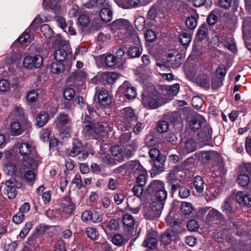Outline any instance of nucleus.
<instances>
[{
	"instance_id": "f257e3e1",
	"label": "nucleus",
	"mask_w": 251,
	"mask_h": 251,
	"mask_svg": "<svg viewBox=\"0 0 251 251\" xmlns=\"http://www.w3.org/2000/svg\"><path fill=\"white\" fill-rule=\"evenodd\" d=\"M18 148L19 152L23 156L24 164L33 169H37L41 163V158L34 148L27 142L22 143Z\"/></svg>"
},
{
	"instance_id": "f03ea898",
	"label": "nucleus",
	"mask_w": 251,
	"mask_h": 251,
	"mask_svg": "<svg viewBox=\"0 0 251 251\" xmlns=\"http://www.w3.org/2000/svg\"><path fill=\"white\" fill-rule=\"evenodd\" d=\"M158 93L154 91L151 93L146 92L143 94L142 102L144 106L148 109H156L160 105L158 101Z\"/></svg>"
},
{
	"instance_id": "7ed1b4c3",
	"label": "nucleus",
	"mask_w": 251,
	"mask_h": 251,
	"mask_svg": "<svg viewBox=\"0 0 251 251\" xmlns=\"http://www.w3.org/2000/svg\"><path fill=\"white\" fill-rule=\"evenodd\" d=\"M197 150L195 140L193 138L183 139L179 143L178 151L183 154L192 153Z\"/></svg>"
},
{
	"instance_id": "20e7f679",
	"label": "nucleus",
	"mask_w": 251,
	"mask_h": 251,
	"mask_svg": "<svg viewBox=\"0 0 251 251\" xmlns=\"http://www.w3.org/2000/svg\"><path fill=\"white\" fill-rule=\"evenodd\" d=\"M163 205L162 203L153 202L151 208L146 209L144 211V216L146 219L155 220L161 215Z\"/></svg>"
},
{
	"instance_id": "39448f33",
	"label": "nucleus",
	"mask_w": 251,
	"mask_h": 251,
	"mask_svg": "<svg viewBox=\"0 0 251 251\" xmlns=\"http://www.w3.org/2000/svg\"><path fill=\"white\" fill-rule=\"evenodd\" d=\"M122 114L125 120L123 125L125 128V130L132 128L137 121V117L133 109L129 107H126L123 110Z\"/></svg>"
},
{
	"instance_id": "423d86ee",
	"label": "nucleus",
	"mask_w": 251,
	"mask_h": 251,
	"mask_svg": "<svg viewBox=\"0 0 251 251\" xmlns=\"http://www.w3.org/2000/svg\"><path fill=\"white\" fill-rule=\"evenodd\" d=\"M43 58L41 55L34 56L27 55L25 56L23 60V66L28 69L33 68H39L42 65Z\"/></svg>"
},
{
	"instance_id": "0eeeda50",
	"label": "nucleus",
	"mask_w": 251,
	"mask_h": 251,
	"mask_svg": "<svg viewBox=\"0 0 251 251\" xmlns=\"http://www.w3.org/2000/svg\"><path fill=\"white\" fill-rule=\"evenodd\" d=\"M198 158L204 163H207L211 160L218 161L220 155L216 151H201L198 152Z\"/></svg>"
},
{
	"instance_id": "6e6552de",
	"label": "nucleus",
	"mask_w": 251,
	"mask_h": 251,
	"mask_svg": "<svg viewBox=\"0 0 251 251\" xmlns=\"http://www.w3.org/2000/svg\"><path fill=\"white\" fill-rule=\"evenodd\" d=\"M211 128L208 125H204L198 134L199 142L202 145L209 144L211 141Z\"/></svg>"
},
{
	"instance_id": "1a4fd4ad",
	"label": "nucleus",
	"mask_w": 251,
	"mask_h": 251,
	"mask_svg": "<svg viewBox=\"0 0 251 251\" xmlns=\"http://www.w3.org/2000/svg\"><path fill=\"white\" fill-rule=\"evenodd\" d=\"M124 168L127 169L130 173L134 175H138L139 173L144 172V168L141 165L138 160H132L128 161L124 165L119 168L120 171L123 170Z\"/></svg>"
},
{
	"instance_id": "9d476101",
	"label": "nucleus",
	"mask_w": 251,
	"mask_h": 251,
	"mask_svg": "<svg viewBox=\"0 0 251 251\" xmlns=\"http://www.w3.org/2000/svg\"><path fill=\"white\" fill-rule=\"evenodd\" d=\"M16 183L17 181L13 177H11L5 182L6 187L3 189V193L10 199H13L17 196V193L15 188Z\"/></svg>"
},
{
	"instance_id": "9b49d317",
	"label": "nucleus",
	"mask_w": 251,
	"mask_h": 251,
	"mask_svg": "<svg viewBox=\"0 0 251 251\" xmlns=\"http://www.w3.org/2000/svg\"><path fill=\"white\" fill-rule=\"evenodd\" d=\"M120 91L123 93L127 99L131 100L136 97V89L131 83L126 81L120 86Z\"/></svg>"
},
{
	"instance_id": "f8f14e48",
	"label": "nucleus",
	"mask_w": 251,
	"mask_h": 251,
	"mask_svg": "<svg viewBox=\"0 0 251 251\" xmlns=\"http://www.w3.org/2000/svg\"><path fill=\"white\" fill-rule=\"evenodd\" d=\"M152 168L151 170V176H155L164 171V167L166 163V157L164 156L158 159L151 161Z\"/></svg>"
},
{
	"instance_id": "ddd939ff",
	"label": "nucleus",
	"mask_w": 251,
	"mask_h": 251,
	"mask_svg": "<svg viewBox=\"0 0 251 251\" xmlns=\"http://www.w3.org/2000/svg\"><path fill=\"white\" fill-rule=\"evenodd\" d=\"M96 124L92 117L86 114L82 122L83 131L84 133L90 138Z\"/></svg>"
},
{
	"instance_id": "4468645a",
	"label": "nucleus",
	"mask_w": 251,
	"mask_h": 251,
	"mask_svg": "<svg viewBox=\"0 0 251 251\" xmlns=\"http://www.w3.org/2000/svg\"><path fill=\"white\" fill-rule=\"evenodd\" d=\"M138 143L136 141H133L126 145L125 148H123V161L126 159H128L134 154V151L137 149Z\"/></svg>"
},
{
	"instance_id": "2eb2a0df",
	"label": "nucleus",
	"mask_w": 251,
	"mask_h": 251,
	"mask_svg": "<svg viewBox=\"0 0 251 251\" xmlns=\"http://www.w3.org/2000/svg\"><path fill=\"white\" fill-rule=\"evenodd\" d=\"M42 5L45 10H50L54 13H58L61 9L60 0H49V2H47V0H43Z\"/></svg>"
},
{
	"instance_id": "dca6fc26",
	"label": "nucleus",
	"mask_w": 251,
	"mask_h": 251,
	"mask_svg": "<svg viewBox=\"0 0 251 251\" xmlns=\"http://www.w3.org/2000/svg\"><path fill=\"white\" fill-rule=\"evenodd\" d=\"M84 150V146L81 141L77 138L74 139L72 143V148L69 152V155L75 157L80 154Z\"/></svg>"
},
{
	"instance_id": "f3484780",
	"label": "nucleus",
	"mask_w": 251,
	"mask_h": 251,
	"mask_svg": "<svg viewBox=\"0 0 251 251\" xmlns=\"http://www.w3.org/2000/svg\"><path fill=\"white\" fill-rule=\"evenodd\" d=\"M164 187V182L160 180H153L148 185L146 192L150 195H153L156 192L163 189Z\"/></svg>"
},
{
	"instance_id": "a211bd4d",
	"label": "nucleus",
	"mask_w": 251,
	"mask_h": 251,
	"mask_svg": "<svg viewBox=\"0 0 251 251\" xmlns=\"http://www.w3.org/2000/svg\"><path fill=\"white\" fill-rule=\"evenodd\" d=\"M237 202L248 207H251V195L242 191L238 192L235 195Z\"/></svg>"
},
{
	"instance_id": "6ab92c4d",
	"label": "nucleus",
	"mask_w": 251,
	"mask_h": 251,
	"mask_svg": "<svg viewBox=\"0 0 251 251\" xmlns=\"http://www.w3.org/2000/svg\"><path fill=\"white\" fill-rule=\"evenodd\" d=\"M204 122V119L201 115H196L191 119L189 127L192 130L197 131L201 127Z\"/></svg>"
},
{
	"instance_id": "aec40b11",
	"label": "nucleus",
	"mask_w": 251,
	"mask_h": 251,
	"mask_svg": "<svg viewBox=\"0 0 251 251\" xmlns=\"http://www.w3.org/2000/svg\"><path fill=\"white\" fill-rule=\"evenodd\" d=\"M98 100L100 104L103 106L108 105L111 100L108 91L101 90L98 95Z\"/></svg>"
},
{
	"instance_id": "412c9836",
	"label": "nucleus",
	"mask_w": 251,
	"mask_h": 251,
	"mask_svg": "<svg viewBox=\"0 0 251 251\" xmlns=\"http://www.w3.org/2000/svg\"><path fill=\"white\" fill-rule=\"evenodd\" d=\"M109 7L110 6L108 5V6L101 9L99 15L102 21L108 22L111 21L112 12Z\"/></svg>"
},
{
	"instance_id": "4be33fe9",
	"label": "nucleus",
	"mask_w": 251,
	"mask_h": 251,
	"mask_svg": "<svg viewBox=\"0 0 251 251\" xmlns=\"http://www.w3.org/2000/svg\"><path fill=\"white\" fill-rule=\"evenodd\" d=\"M50 69L51 73L58 75L64 71L65 66L62 62L57 61L51 64Z\"/></svg>"
},
{
	"instance_id": "5701e85b",
	"label": "nucleus",
	"mask_w": 251,
	"mask_h": 251,
	"mask_svg": "<svg viewBox=\"0 0 251 251\" xmlns=\"http://www.w3.org/2000/svg\"><path fill=\"white\" fill-rule=\"evenodd\" d=\"M204 182L202 178L199 175L196 176L193 180V184L197 193H201L204 190Z\"/></svg>"
},
{
	"instance_id": "b1692460",
	"label": "nucleus",
	"mask_w": 251,
	"mask_h": 251,
	"mask_svg": "<svg viewBox=\"0 0 251 251\" xmlns=\"http://www.w3.org/2000/svg\"><path fill=\"white\" fill-rule=\"evenodd\" d=\"M10 131L12 136H18L22 134L24 129L22 127L21 124L19 122H14L11 123Z\"/></svg>"
},
{
	"instance_id": "393cba45",
	"label": "nucleus",
	"mask_w": 251,
	"mask_h": 251,
	"mask_svg": "<svg viewBox=\"0 0 251 251\" xmlns=\"http://www.w3.org/2000/svg\"><path fill=\"white\" fill-rule=\"evenodd\" d=\"M196 82L200 87L208 88L209 87L210 79L208 75H203L197 76Z\"/></svg>"
},
{
	"instance_id": "a878e982",
	"label": "nucleus",
	"mask_w": 251,
	"mask_h": 251,
	"mask_svg": "<svg viewBox=\"0 0 251 251\" xmlns=\"http://www.w3.org/2000/svg\"><path fill=\"white\" fill-rule=\"evenodd\" d=\"M175 232L172 230H168L162 234L161 237V241L164 245H168L173 240L172 237L175 235Z\"/></svg>"
},
{
	"instance_id": "bb28decb",
	"label": "nucleus",
	"mask_w": 251,
	"mask_h": 251,
	"mask_svg": "<svg viewBox=\"0 0 251 251\" xmlns=\"http://www.w3.org/2000/svg\"><path fill=\"white\" fill-rule=\"evenodd\" d=\"M49 115L44 111L39 113L36 117L37 125L39 127L44 126L49 120Z\"/></svg>"
},
{
	"instance_id": "cd10ccee",
	"label": "nucleus",
	"mask_w": 251,
	"mask_h": 251,
	"mask_svg": "<svg viewBox=\"0 0 251 251\" xmlns=\"http://www.w3.org/2000/svg\"><path fill=\"white\" fill-rule=\"evenodd\" d=\"M105 126L102 125H95L94 130L91 134L90 138L98 139L100 135H101L105 132Z\"/></svg>"
},
{
	"instance_id": "c85d7f7f",
	"label": "nucleus",
	"mask_w": 251,
	"mask_h": 251,
	"mask_svg": "<svg viewBox=\"0 0 251 251\" xmlns=\"http://www.w3.org/2000/svg\"><path fill=\"white\" fill-rule=\"evenodd\" d=\"M198 19V15L187 17L185 21L186 26L190 29H194L197 25Z\"/></svg>"
},
{
	"instance_id": "c756f323",
	"label": "nucleus",
	"mask_w": 251,
	"mask_h": 251,
	"mask_svg": "<svg viewBox=\"0 0 251 251\" xmlns=\"http://www.w3.org/2000/svg\"><path fill=\"white\" fill-rule=\"evenodd\" d=\"M67 55L66 50L63 48H59L54 50V58L57 61L63 62L66 59Z\"/></svg>"
},
{
	"instance_id": "7c9ffc66",
	"label": "nucleus",
	"mask_w": 251,
	"mask_h": 251,
	"mask_svg": "<svg viewBox=\"0 0 251 251\" xmlns=\"http://www.w3.org/2000/svg\"><path fill=\"white\" fill-rule=\"evenodd\" d=\"M119 75L115 72L104 73L102 75V78L109 84H112L118 78Z\"/></svg>"
},
{
	"instance_id": "2f4dec72",
	"label": "nucleus",
	"mask_w": 251,
	"mask_h": 251,
	"mask_svg": "<svg viewBox=\"0 0 251 251\" xmlns=\"http://www.w3.org/2000/svg\"><path fill=\"white\" fill-rule=\"evenodd\" d=\"M123 148L119 146H112L110 148V152L113 156L117 157L116 159L118 161H123L121 158L123 157Z\"/></svg>"
},
{
	"instance_id": "473e14b6",
	"label": "nucleus",
	"mask_w": 251,
	"mask_h": 251,
	"mask_svg": "<svg viewBox=\"0 0 251 251\" xmlns=\"http://www.w3.org/2000/svg\"><path fill=\"white\" fill-rule=\"evenodd\" d=\"M3 170L7 175L13 176L16 173L17 168L13 163L8 162L4 165Z\"/></svg>"
},
{
	"instance_id": "72a5a7b5",
	"label": "nucleus",
	"mask_w": 251,
	"mask_h": 251,
	"mask_svg": "<svg viewBox=\"0 0 251 251\" xmlns=\"http://www.w3.org/2000/svg\"><path fill=\"white\" fill-rule=\"evenodd\" d=\"M157 241L154 237L148 236L143 242V246L150 249H154L156 248Z\"/></svg>"
},
{
	"instance_id": "f704fd0d",
	"label": "nucleus",
	"mask_w": 251,
	"mask_h": 251,
	"mask_svg": "<svg viewBox=\"0 0 251 251\" xmlns=\"http://www.w3.org/2000/svg\"><path fill=\"white\" fill-rule=\"evenodd\" d=\"M112 241L116 246H122L125 245L128 242V240L125 238L122 234L117 233L113 236Z\"/></svg>"
},
{
	"instance_id": "c9c22d12",
	"label": "nucleus",
	"mask_w": 251,
	"mask_h": 251,
	"mask_svg": "<svg viewBox=\"0 0 251 251\" xmlns=\"http://www.w3.org/2000/svg\"><path fill=\"white\" fill-rule=\"evenodd\" d=\"M182 58L180 55L177 54L174 57L170 59L167 62L168 65L173 68H178L182 64Z\"/></svg>"
},
{
	"instance_id": "e433bc0d",
	"label": "nucleus",
	"mask_w": 251,
	"mask_h": 251,
	"mask_svg": "<svg viewBox=\"0 0 251 251\" xmlns=\"http://www.w3.org/2000/svg\"><path fill=\"white\" fill-rule=\"evenodd\" d=\"M41 32L46 38L50 39L53 36L54 33L48 24H44L40 27Z\"/></svg>"
},
{
	"instance_id": "4c0bfd02",
	"label": "nucleus",
	"mask_w": 251,
	"mask_h": 251,
	"mask_svg": "<svg viewBox=\"0 0 251 251\" xmlns=\"http://www.w3.org/2000/svg\"><path fill=\"white\" fill-rule=\"evenodd\" d=\"M206 25L204 24L199 27L196 35L197 38L199 41H201L206 39L207 37V33L208 32V30L206 28Z\"/></svg>"
},
{
	"instance_id": "58836bf2",
	"label": "nucleus",
	"mask_w": 251,
	"mask_h": 251,
	"mask_svg": "<svg viewBox=\"0 0 251 251\" xmlns=\"http://www.w3.org/2000/svg\"><path fill=\"white\" fill-rule=\"evenodd\" d=\"M153 195H154L156 200L157 201H156L157 203H162L164 205V201L167 197V192L165 190V187L163 188V189H161L156 192Z\"/></svg>"
},
{
	"instance_id": "ea45409f",
	"label": "nucleus",
	"mask_w": 251,
	"mask_h": 251,
	"mask_svg": "<svg viewBox=\"0 0 251 251\" xmlns=\"http://www.w3.org/2000/svg\"><path fill=\"white\" fill-rule=\"evenodd\" d=\"M85 233L88 237L93 241L97 240L99 236L98 231L92 227H87L85 229Z\"/></svg>"
},
{
	"instance_id": "a19ab883",
	"label": "nucleus",
	"mask_w": 251,
	"mask_h": 251,
	"mask_svg": "<svg viewBox=\"0 0 251 251\" xmlns=\"http://www.w3.org/2000/svg\"><path fill=\"white\" fill-rule=\"evenodd\" d=\"M206 218L209 220H220L223 218V215L217 210L213 209L209 211Z\"/></svg>"
},
{
	"instance_id": "79ce46f5",
	"label": "nucleus",
	"mask_w": 251,
	"mask_h": 251,
	"mask_svg": "<svg viewBox=\"0 0 251 251\" xmlns=\"http://www.w3.org/2000/svg\"><path fill=\"white\" fill-rule=\"evenodd\" d=\"M105 64L110 68H113L116 66L118 60L116 56L112 54H109L105 57Z\"/></svg>"
},
{
	"instance_id": "37998d69",
	"label": "nucleus",
	"mask_w": 251,
	"mask_h": 251,
	"mask_svg": "<svg viewBox=\"0 0 251 251\" xmlns=\"http://www.w3.org/2000/svg\"><path fill=\"white\" fill-rule=\"evenodd\" d=\"M230 199L226 198L222 206L223 211L226 214L230 215L234 212V210L231 206Z\"/></svg>"
},
{
	"instance_id": "c03bdc74",
	"label": "nucleus",
	"mask_w": 251,
	"mask_h": 251,
	"mask_svg": "<svg viewBox=\"0 0 251 251\" xmlns=\"http://www.w3.org/2000/svg\"><path fill=\"white\" fill-rule=\"evenodd\" d=\"M128 21L126 20L118 19L112 23V26L116 29H121L127 26Z\"/></svg>"
},
{
	"instance_id": "a18cd8bd",
	"label": "nucleus",
	"mask_w": 251,
	"mask_h": 251,
	"mask_svg": "<svg viewBox=\"0 0 251 251\" xmlns=\"http://www.w3.org/2000/svg\"><path fill=\"white\" fill-rule=\"evenodd\" d=\"M141 0H125L122 7L125 9L136 8L140 5Z\"/></svg>"
},
{
	"instance_id": "49530a36",
	"label": "nucleus",
	"mask_w": 251,
	"mask_h": 251,
	"mask_svg": "<svg viewBox=\"0 0 251 251\" xmlns=\"http://www.w3.org/2000/svg\"><path fill=\"white\" fill-rule=\"evenodd\" d=\"M87 76V73L83 70L75 71L72 74V77L76 81L79 80L83 81L86 78Z\"/></svg>"
},
{
	"instance_id": "de8ad7c7",
	"label": "nucleus",
	"mask_w": 251,
	"mask_h": 251,
	"mask_svg": "<svg viewBox=\"0 0 251 251\" xmlns=\"http://www.w3.org/2000/svg\"><path fill=\"white\" fill-rule=\"evenodd\" d=\"M193 207L191 203L187 202H182L180 206V210L184 215H189L193 211Z\"/></svg>"
},
{
	"instance_id": "09e8293b",
	"label": "nucleus",
	"mask_w": 251,
	"mask_h": 251,
	"mask_svg": "<svg viewBox=\"0 0 251 251\" xmlns=\"http://www.w3.org/2000/svg\"><path fill=\"white\" fill-rule=\"evenodd\" d=\"M169 126L168 122L164 120L159 121L157 122L156 129L159 133H164L168 131Z\"/></svg>"
},
{
	"instance_id": "8fccbe9b",
	"label": "nucleus",
	"mask_w": 251,
	"mask_h": 251,
	"mask_svg": "<svg viewBox=\"0 0 251 251\" xmlns=\"http://www.w3.org/2000/svg\"><path fill=\"white\" fill-rule=\"evenodd\" d=\"M179 42L184 46H188L191 41V35L190 34L183 32L179 36Z\"/></svg>"
},
{
	"instance_id": "3c124183",
	"label": "nucleus",
	"mask_w": 251,
	"mask_h": 251,
	"mask_svg": "<svg viewBox=\"0 0 251 251\" xmlns=\"http://www.w3.org/2000/svg\"><path fill=\"white\" fill-rule=\"evenodd\" d=\"M141 53L139 48L136 46H131L127 50V54L131 58L139 57Z\"/></svg>"
},
{
	"instance_id": "603ef678",
	"label": "nucleus",
	"mask_w": 251,
	"mask_h": 251,
	"mask_svg": "<svg viewBox=\"0 0 251 251\" xmlns=\"http://www.w3.org/2000/svg\"><path fill=\"white\" fill-rule=\"evenodd\" d=\"M24 177L27 183L32 185L35 180L36 175L33 171L27 170L25 173Z\"/></svg>"
},
{
	"instance_id": "864d4df0",
	"label": "nucleus",
	"mask_w": 251,
	"mask_h": 251,
	"mask_svg": "<svg viewBox=\"0 0 251 251\" xmlns=\"http://www.w3.org/2000/svg\"><path fill=\"white\" fill-rule=\"evenodd\" d=\"M250 178L248 174H240L238 176L237 181L241 186L245 187L248 185L250 182Z\"/></svg>"
},
{
	"instance_id": "5fc2aeb1",
	"label": "nucleus",
	"mask_w": 251,
	"mask_h": 251,
	"mask_svg": "<svg viewBox=\"0 0 251 251\" xmlns=\"http://www.w3.org/2000/svg\"><path fill=\"white\" fill-rule=\"evenodd\" d=\"M123 223L127 227H132L135 224V221L131 215L126 214L123 216Z\"/></svg>"
},
{
	"instance_id": "6e6d98bb",
	"label": "nucleus",
	"mask_w": 251,
	"mask_h": 251,
	"mask_svg": "<svg viewBox=\"0 0 251 251\" xmlns=\"http://www.w3.org/2000/svg\"><path fill=\"white\" fill-rule=\"evenodd\" d=\"M136 178L137 184L144 186L147 179V172L145 169L144 172L139 173Z\"/></svg>"
},
{
	"instance_id": "4d7b16f0",
	"label": "nucleus",
	"mask_w": 251,
	"mask_h": 251,
	"mask_svg": "<svg viewBox=\"0 0 251 251\" xmlns=\"http://www.w3.org/2000/svg\"><path fill=\"white\" fill-rule=\"evenodd\" d=\"M131 138V132L122 133L118 138V142L121 144H126L128 143Z\"/></svg>"
},
{
	"instance_id": "13d9d810",
	"label": "nucleus",
	"mask_w": 251,
	"mask_h": 251,
	"mask_svg": "<svg viewBox=\"0 0 251 251\" xmlns=\"http://www.w3.org/2000/svg\"><path fill=\"white\" fill-rule=\"evenodd\" d=\"M75 95V90L70 87L65 88L63 91V97L65 100H73Z\"/></svg>"
},
{
	"instance_id": "bf43d9fd",
	"label": "nucleus",
	"mask_w": 251,
	"mask_h": 251,
	"mask_svg": "<svg viewBox=\"0 0 251 251\" xmlns=\"http://www.w3.org/2000/svg\"><path fill=\"white\" fill-rule=\"evenodd\" d=\"M145 24V19L142 16L137 18L134 21L135 27L139 31H142L144 29Z\"/></svg>"
},
{
	"instance_id": "052dcab7",
	"label": "nucleus",
	"mask_w": 251,
	"mask_h": 251,
	"mask_svg": "<svg viewBox=\"0 0 251 251\" xmlns=\"http://www.w3.org/2000/svg\"><path fill=\"white\" fill-rule=\"evenodd\" d=\"M149 153L150 157L151 159V161H153L156 159H158L161 157H163L164 156L160 152V151L157 148L151 149L149 151Z\"/></svg>"
},
{
	"instance_id": "680f3d73",
	"label": "nucleus",
	"mask_w": 251,
	"mask_h": 251,
	"mask_svg": "<svg viewBox=\"0 0 251 251\" xmlns=\"http://www.w3.org/2000/svg\"><path fill=\"white\" fill-rule=\"evenodd\" d=\"M168 182L171 186L172 191H176L180 186V181L177 178H167Z\"/></svg>"
},
{
	"instance_id": "e2e57ef3",
	"label": "nucleus",
	"mask_w": 251,
	"mask_h": 251,
	"mask_svg": "<svg viewBox=\"0 0 251 251\" xmlns=\"http://www.w3.org/2000/svg\"><path fill=\"white\" fill-rule=\"evenodd\" d=\"M183 170H190L194 165V158L189 157L186 159L182 163L180 164Z\"/></svg>"
},
{
	"instance_id": "0e129e2a",
	"label": "nucleus",
	"mask_w": 251,
	"mask_h": 251,
	"mask_svg": "<svg viewBox=\"0 0 251 251\" xmlns=\"http://www.w3.org/2000/svg\"><path fill=\"white\" fill-rule=\"evenodd\" d=\"M182 168L180 165L175 166L170 170L167 178H176L178 173L183 171Z\"/></svg>"
},
{
	"instance_id": "69168bd1",
	"label": "nucleus",
	"mask_w": 251,
	"mask_h": 251,
	"mask_svg": "<svg viewBox=\"0 0 251 251\" xmlns=\"http://www.w3.org/2000/svg\"><path fill=\"white\" fill-rule=\"evenodd\" d=\"M204 103V101L199 96L194 97L192 100V104L194 107L196 109H199L201 108Z\"/></svg>"
},
{
	"instance_id": "338daca9",
	"label": "nucleus",
	"mask_w": 251,
	"mask_h": 251,
	"mask_svg": "<svg viewBox=\"0 0 251 251\" xmlns=\"http://www.w3.org/2000/svg\"><path fill=\"white\" fill-rule=\"evenodd\" d=\"M167 94L169 95H176L179 90V85L178 84H175L173 85L167 87Z\"/></svg>"
},
{
	"instance_id": "774afa93",
	"label": "nucleus",
	"mask_w": 251,
	"mask_h": 251,
	"mask_svg": "<svg viewBox=\"0 0 251 251\" xmlns=\"http://www.w3.org/2000/svg\"><path fill=\"white\" fill-rule=\"evenodd\" d=\"M225 46L232 52H235L237 51L235 43L231 38L228 39L225 42Z\"/></svg>"
}]
</instances>
